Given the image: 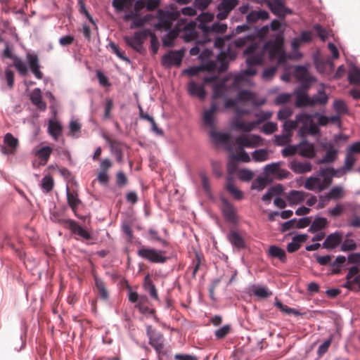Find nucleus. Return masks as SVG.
I'll return each mask as SVG.
<instances>
[{"mask_svg":"<svg viewBox=\"0 0 360 360\" xmlns=\"http://www.w3.org/2000/svg\"><path fill=\"white\" fill-rule=\"evenodd\" d=\"M307 239V235L300 234L292 238V241L288 244L287 250L288 252L297 251L301 246V244Z\"/></svg>","mask_w":360,"mask_h":360,"instance_id":"obj_35","label":"nucleus"},{"mask_svg":"<svg viewBox=\"0 0 360 360\" xmlns=\"http://www.w3.org/2000/svg\"><path fill=\"white\" fill-rule=\"evenodd\" d=\"M333 105L335 111L340 115L345 114L347 112V105L342 100H335Z\"/></svg>","mask_w":360,"mask_h":360,"instance_id":"obj_62","label":"nucleus"},{"mask_svg":"<svg viewBox=\"0 0 360 360\" xmlns=\"http://www.w3.org/2000/svg\"><path fill=\"white\" fill-rule=\"evenodd\" d=\"M70 134L74 138H77L81 129V124L78 120L72 119L69 124Z\"/></svg>","mask_w":360,"mask_h":360,"instance_id":"obj_57","label":"nucleus"},{"mask_svg":"<svg viewBox=\"0 0 360 360\" xmlns=\"http://www.w3.org/2000/svg\"><path fill=\"white\" fill-rule=\"evenodd\" d=\"M212 61H216V59L214 60H207V62H202V65L201 66L191 67L185 70L184 72L188 74L189 76H194L198 75L200 72H201L202 70L207 71H213L214 70H209L206 68V65Z\"/></svg>","mask_w":360,"mask_h":360,"instance_id":"obj_53","label":"nucleus"},{"mask_svg":"<svg viewBox=\"0 0 360 360\" xmlns=\"http://www.w3.org/2000/svg\"><path fill=\"white\" fill-rule=\"evenodd\" d=\"M138 255L153 263H165L167 257L165 252L154 248H142L138 250Z\"/></svg>","mask_w":360,"mask_h":360,"instance_id":"obj_9","label":"nucleus"},{"mask_svg":"<svg viewBox=\"0 0 360 360\" xmlns=\"http://www.w3.org/2000/svg\"><path fill=\"white\" fill-rule=\"evenodd\" d=\"M356 248V244L352 239H345L341 245V250L344 252L354 250Z\"/></svg>","mask_w":360,"mask_h":360,"instance_id":"obj_64","label":"nucleus"},{"mask_svg":"<svg viewBox=\"0 0 360 360\" xmlns=\"http://www.w3.org/2000/svg\"><path fill=\"white\" fill-rule=\"evenodd\" d=\"M187 89L190 95L198 97L202 100L204 99L206 96L204 84H200L195 82L191 81L188 83Z\"/></svg>","mask_w":360,"mask_h":360,"instance_id":"obj_28","label":"nucleus"},{"mask_svg":"<svg viewBox=\"0 0 360 360\" xmlns=\"http://www.w3.org/2000/svg\"><path fill=\"white\" fill-rule=\"evenodd\" d=\"M323 149L326 150L325 155L322 159L318 161L319 164H326L333 162L338 158L339 150L335 147L334 143L331 142H323L321 143Z\"/></svg>","mask_w":360,"mask_h":360,"instance_id":"obj_16","label":"nucleus"},{"mask_svg":"<svg viewBox=\"0 0 360 360\" xmlns=\"http://www.w3.org/2000/svg\"><path fill=\"white\" fill-rule=\"evenodd\" d=\"M159 4V0H137L135 3L134 8L136 10H141L146 8L150 11L155 8Z\"/></svg>","mask_w":360,"mask_h":360,"instance_id":"obj_39","label":"nucleus"},{"mask_svg":"<svg viewBox=\"0 0 360 360\" xmlns=\"http://www.w3.org/2000/svg\"><path fill=\"white\" fill-rule=\"evenodd\" d=\"M282 162H272L266 165L263 169V175L266 177L269 181L273 179L282 180L288 178L290 172L281 167Z\"/></svg>","mask_w":360,"mask_h":360,"instance_id":"obj_8","label":"nucleus"},{"mask_svg":"<svg viewBox=\"0 0 360 360\" xmlns=\"http://www.w3.org/2000/svg\"><path fill=\"white\" fill-rule=\"evenodd\" d=\"M218 110V105L212 102L210 108L205 110L202 115V121L205 125L211 129H214V113Z\"/></svg>","mask_w":360,"mask_h":360,"instance_id":"obj_24","label":"nucleus"},{"mask_svg":"<svg viewBox=\"0 0 360 360\" xmlns=\"http://www.w3.org/2000/svg\"><path fill=\"white\" fill-rule=\"evenodd\" d=\"M66 194L69 205L75 210L80 203L77 194L74 192H70L68 186L66 188Z\"/></svg>","mask_w":360,"mask_h":360,"instance_id":"obj_54","label":"nucleus"},{"mask_svg":"<svg viewBox=\"0 0 360 360\" xmlns=\"http://www.w3.org/2000/svg\"><path fill=\"white\" fill-rule=\"evenodd\" d=\"M95 288L98 296H99L103 300H108V292L106 287L101 279L95 277Z\"/></svg>","mask_w":360,"mask_h":360,"instance_id":"obj_45","label":"nucleus"},{"mask_svg":"<svg viewBox=\"0 0 360 360\" xmlns=\"http://www.w3.org/2000/svg\"><path fill=\"white\" fill-rule=\"evenodd\" d=\"M294 74L295 77L302 82L304 86H308V84L314 82V78L309 75L307 68L305 66H296Z\"/></svg>","mask_w":360,"mask_h":360,"instance_id":"obj_22","label":"nucleus"},{"mask_svg":"<svg viewBox=\"0 0 360 360\" xmlns=\"http://www.w3.org/2000/svg\"><path fill=\"white\" fill-rule=\"evenodd\" d=\"M225 187L226 190L236 200H241L243 197V193L235 186L233 177L228 176L226 181Z\"/></svg>","mask_w":360,"mask_h":360,"instance_id":"obj_30","label":"nucleus"},{"mask_svg":"<svg viewBox=\"0 0 360 360\" xmlns=\"http://www.w3.org/2000/svg\"><path fill=\"white\" fill-rule=\"evenodd\" d=\"M358 273V267L356 266H352L347 273V282L344 286L353 290L360 288V275Z\"/></svg>","mask_w":360,"mask_h":360,"instance_id":"obj_17","label":"nucleus"},{"mask_svg":"<svg viewBox=\"0 0 360 360\" xmlns=\"http://www.w3.org/2000/svg\"><path fill=\"white\" fill-rule=\"evenodd\" d=\"M226 93H227V86L225 84V82L214 84L213 94H212L213 99L224 97Z\"/></svg>","mask_w":360,"mask_h":360,"instance_id":"obj_46","label":"nucleus"},{"mask_svg":"<svg viewBox=\"0 0 360 360\" xmlns=\"http://www.w3.org/2000/svg\"><path fill=\"white\" fill-rule=\"evenodd\" d=\"M229 242L238 249H241L245 247V241L243 237L236 231H231L228 235Z\"/></svg>","mask_w":360,"mask_h":360,"instance_id":"obj_40","label":"nucleus"},{"mask_svg":"<svg viewBox=\"0 0 360 360\" xmlns=\"http://www.w3.org/2000/svg\"><path fill=\"white\" fill-rule=\"evenodd\" d=\"M308 194L302 191H290L287 195V200L290 206L302 203Z\"/></svg>","mask_w":360,"mask_h":360,"instance_id":"obj_26","label":"nucleus"},{"mask_svg":"<svg viewBox=\"0 0 360 360\" xmlns=\"http://www.w3.org/2000/svg\"><path fill=\"white\" fill-rule=\"evenodd\" d=\"M210 137L216 144H224L228 142L229 135V134L216 131L213 129L210 131Z\"/></svg>","mask_w":360,"mask_h":360,"instance_id":"obj_47","label":"nucleus"},{"mask_svg":"<svg viewBox=\"0 0 360 360\" xmlns=\"http://www.w3.org/2000/svg\"><path fill=\"white\" fill-rule=\"evenodd\" d=\"M292 97L291 94L284 93L278 95L274 101L276 105H283L288 103Z\"/></svg>","mask_w":360,"mask_h":360,"instance_id":"obj_63","label":"nucleus"},{"mask_svg":"<svg viewBox=\"0 0 360 360\" xmlns=\"http://www.w3.org/2000/svg\"><path fill=\"white\" fill-rule=\"evenodd\" d=\"M151 15H146L143 18L138 17L137 15L134 18L133 22L130 25V28L134 29L136 27H140L144 25V24L149 21L151 18Z\"/></svg>","mask_w":360,"mask_h":360,"instance_id":"obj_59","label":"nucleus"},{"mask_svg":"<svg viewBox=\"0 0 360 360\" xmlns=\"http://www.w3.org/2000/svg\"><path fill=\"white\" fill-rule=\"evenodd\" d=\"M237 148H233L231 145L227 146V150L231 153V158L227 164L229 176L233 174L237 168L236 161L249 162L250 157L244 150L245 148H255L263 145V139L260 136L255 134H241L235 139Z\"/></svg>","mask_w":360,"mask_h":360,"instance_id":"obj_4","label":"nucleus"},{"mask_svg":"<svg viewBox=\"0 0 360 360\" xmlns=\"http://www.w3.org/2000/svg\"><path fill=\"white\" fill-rule=\"evenodd\" d=\"M143 287L153 298L156 300H158V295L155 286L153 281L149 278L148 276L145 277Z\"/></svg>","mask_w":360,"mask_h":360,"instance_id":"obj_52","label":"nucleus"},{"mask_svg":"<svg viewBox=\"0 0 360 360\" xmlns=\"http://www.w3.org/2000/svg\"><path fill=\"white\" fill-rule=\"evenodd\" d=\"M4 146L1 147V152L6 155H13L17 150L18 140L11 134L7 133L4 136Z\"/></svg>","mask_w":360,"mask_h":360,"instance_id":"obj_18","label":"nucleus"},{"mask_svg":"<svg viewBox=\"0 0 360 360\" xmlns=\"http://www.w3.org/2000/svg\"><path fill=\"white\" fill-rule=\"evenodd\" d=\"M328 197L333 200L341 198L344 195V188L341 186H336L333 187L328 193H327Z\"/></svg>","mask_w":360,"mask_h":360,"instance_id":"obj_56","label":"nucleus"},{"mask_svg":"<svg viewBox=\"0 0 360 360\" xmlns=\"http://www.w3.org/2000/svg\"><path fill=\"white\" fill-rule=\"evenodd\" d=\"M129 300L133 303L137 302L136 307H137L142 314L153 313V311L148 307L142 306V302L144 300H148L146 296H139L137 292L131 291L129 294Z\"/></svg>","mask_w":360,"mask_h":360,"instance_id":"obj_23","label":"nucleus"},{"mask_svg":"<svg viewBox=\"0 0 360 360\" xmlns=\"http://www.w3.org/2000/svg\"><path fill=\"white\" fill-rule=\"evenodd\" d=\"M356 162V158L353 154H351L347 151L344 167L340 168L342 174H346L348 171L351 170L353 167L354 162Z\"/></svg>","mask_w":360,"mask_h":360,"instance_id":"obj_49","label":"nucleus"},{"mask_svg":"<svg viewBox=\"0 0 360 360\" xmlns=\"http://www.w3.org/2000/svg\"><path fill=\"white\" fill-rule=\"evenodd\" d=\"M180 17V12L177 11H169L159 10L157 13L158 23L155 27L160 30H165L167 34L162 38V44L165 46H171L174 40L179 32H182V38L186 42L196 41L202 39L199 36V30L195 22H190L186 24L185 19H180L173 27V23Z\"/></svg>","mask_w":360,"mask_h":360,"instance_id":"obj_2","label":"nucleus"},{"mask_svg":"<svg viewBox=\"0 0 360 360\" xmlns=\"http://www.w3.org/2000/svg\"><path fill=\"white\" fill-rule=\"evenodd\" d=\"M314 114L300 113L296 115L297 123L302 124L298 131L300 136H304L306 133L316 135L319 133L317 125L314 122Z\"/></svg>","mask_w":360,"mask_h":360,"instance_id":"obj_7","label":"nucleus"},{"mask_svg":"<svg viewBox=\"0 0 360 360\" xmlns=\"http://www.w3.org/2000/svg\"><path fill=\"white\" fill-rule=\"evenodd\" d=\"M195 46L190 49V54L191 56H197L199 54V58L202 62H207L210 60V58L212 55V51L208 49H203V45L210 41H204V37L202 39H197Z\"/></svg>","mask_w":360,"mask_h":360,"instance_id":"obj_13","label":"nucleus"},{"mask_svg":"<svg viewBox=\"0 0 360 360\" xmlns=\"http://www.w3.org/2000/svg\"><path fill=\"white\" fill-rule=\"evenodd\" d=\"M283 192V186L277 184L271 187L262 196V200L265 202H269L274 195H280Z\"/></svg>","mask_w":360,"mask_h":360,"instance_id":"obj_43","label":"nucleus"},{"mask_svg":"<svg viewBox=\"0 0 360 360\" xmlns=\"http://www.w3.org/2000/svg\"><path fill=\"white\" fill-rule=\"evenodd\" d=\"M52 148L49 146H44L39 149L34 150L33 153L40 160V165H44L46 164L51 153Z\"/></svg>","mask_w":360,"mask_h":360,"instance_id":"obj_34","label":"nucleus"},{"mask_svg":"<svg viewBox=\"0 0 360 360\" xmlns=\"http://www.w3.org/2000/svg\"><path fill=\"white\" fill-rule=\"evenodd\" d=\"M250 39V37L248 36L231 42L230 36L217 38L214 44L219 52L216 57V61L209 63L206 65V68L209 70H217L219 72L226 70L229 62L233 60L237 55L236 48L245 46Z\"/></svg>","mask_w":360,"mask_h":360,"instance_id":"obj_3","label":"nucleus"},{"mask_svg":"<svg viewBox=\"0 0 360 360\" xmlns=\"http://www.w3.org/2000/svg\"><path fill=\"white\" fill-rule=\"evenodd\" d=\"M251 292L261 299L267 298L272 295V292L265 285H253L251 286Z\"/></svg>","mask_w":360,"mask_h":360,"instance_id":"obj_36","label":"nucleus"},{"mask_svg":"<svg viewBox=\"0 0 360 360\" xmlns=\"http://www.w3.org/2000/svg\"><path fill=\"white\" fill-rule=\"evenodd\" d=\"M257 125V122H255V121L245 122L239 120H236L232 124L233 127L236 129L246 132L252 131Z\"/></svg>","mask_w":360,"mask_h":360,"instance_id":"obj_37","label":"nucleus"},{"mask_svg":"<svg viewBox=\"0 0 360 360\" xmlns=\"http://www.w3.org/2000/svg\"><path fill=\"white\" fill-rule=\"evenodd\" d=\"M238 4V0H221L217 6L218 13L216 15L219 20L227 18L229 13Z\"/></svg>","mask_w":360,"mask_h":360,"instance_id":"obj_14","label":"nucleus"},{"mask_svg":"<svg viewBox=\"0 0 360 360\" xmlns=\"http://www.w3.org/2000/svg\"><path fill=\"white\" fill-rule=\"evenodd\" d=\"M150 30H143L136 32L132 36H125L124 39L125 42L138 52L143 49L142 44L144 39L148 36Z\"/></svg>","mask_w":360,"mask_h":360,"instance_id":"obj_10","label":"nucleus"},{"mask_svg":"<svg viewBox=\"0 0 360 360\" xmlns=\"http://www.w3.org/2000/svg\"><path fill=\"white\" fill-rule=\"evenodd\" d=\"M221 212L226 219L230 222L236 221V210L226 200H222Z\"/></svg>","mask_w":360,"mask_h":360,"instance_id":"obj_27","label":"nucleus"},{"mask_svg":"<svg viewBox=\"0 0 360 360\" xmlns=\"http://www.w3.org/2000/svg\"><path fill=\"white\" fill-rule=\"evenodd\" d=\"M183 56L184 53L181 50L169 51L162 56V65L165 68L179 66L181 63Z\"/></svg>","mask_w":360,"mask_h":360,"instance_id":"obj_15","label":"nucleus"},{"mask_svg":"<svg viewBox=\"0 0 360 360\" xmlns=\"http://www.w3.org/2000/svg\"><path fill=\"white\" fill-rule=\"evenodd\" d=\"M214 15L210 13H202L196 18V23L198 29L204 37V41H211L209 37V28L210 27V23L214 20Z\"/></svg>","mask_w":360,"mask_h":360,"instance_id":"obj_11","label":"nucleus"},{"mask_svg":"<svg viewBox=\"0 0 360 360\" xmlns=\"http://www.w3.org/2000/svg\"><path fill=\"white\" fill-rule=\"evenodd\" d=\"M269 18V13L266 11H253L248 14L247 21L250 23H253L259 20H266Z\"/></svg>","mask_w":360,"mask_h":360,"instance_id":"obj_38","label":"nucleus"},{"mask_svg":"<svg viewBox=\"0 0 360 360\" xmlns=\"http://www.w3.org/2000/svg\"><path fill=\"white\" fill-rule=\"evenodd\" d=\"M70 226L74 234L78 235L79 236L85 240L91 239L90 233L87 230L84 229L83 227L77 224L76 222L71 221L70 224Z\"/></svg>","mask_w":360,"mask_h":360,"instance_id":"obj_42","label":"nucleus"},{"mask_svg":"<svg viewBox=\"0 0 360 360\" xmlns=\"http://www.w3.org/2000/svg\"><path fill=\"white\" fill-rule=\"evenodd\" d=\"M328 220L325 217H316L311 223L309 231L315 233L325 229L328 225Z\"/></svg>","mask_w":360,"mask_h":360,"instance_id":"obj_41","label":"nucleus"},{"mask_svg":"<svg viewBox=\"0 0 360 360\" xmlns=\"http://www.w3.org/2000/svg\"><path fill=\"white\" fill-rule=\"evenodd\" d=\"M3 56L13 60V65L20 76H25L28 72V69L30 68L37 79H42L43 74L40 70L39 58L35 53H27L26 54V60L27 63H25L20 58L13 55L11 49L7 44L4 50Z\"/></svg>","mask_w":360,"mask_h":360,"instance_id":"obj_5","label":"nucleus"},{"mask_svg":"<svg viewBox=\"0 0 360 360\" xmlns=\"http://www.w3.org/2000/svg\"><path fill=\"white\" fill-rule=\"evenodd\" d=\"M30 100L32 103L36 105L39 110H45L46 105L42 100L41 92L40 89H34L30 94Z\"/></svg>","mask_w":360,"mask_h":360,"instance_id":"obj_33","label":"nucleus"},{"mask_svg":"<svg viewBox=\"0 0 360 360\" xmlns=\"http://www.w3.org/2000/svg\"><path fill=\"white\" fill-rule=\"evenodd\" d=\"M269 182V180L264 175L263 176H259L252 182V188L262 191Z\"/></svg>","mask_w":360,"mask_h":360,"instance_id":"obj_55","label":"nucleus"},{"mask_svg":"<svg viewBox=\"0 0 360 360\" xmlns=\"http://www.w3.org/2000/svg\"><path fill=\"white\" fill-rule=\"evenodd\" d=\"M291 133L283 131L281 134L275 136V143L278 146H285L290 142Z\"/></svg>","mask_w":360,"mask_h":360,"instance_id":"obj_58","label":"nucleus"},{"mask_svg":"<svg viewBox=\"0 0 360 360\" xmlns=\"http://www.w3.org/2000/svg\"><path fill=\"white\" fill-rule=\"evenodd\" d=\"M237 98L238 102H248L256 106L263 105L266 102L265 98L257 99L255 94L248 90L240 91Z\"/></svg>","mask_w":360,"mask_h":360,"instance_id":"obj_19","label":"nucleus"},{"mask_svg":"<svg viewBox=\"0 0 360 360\" xmlns=\"http://www.w3.org/2000/svg\"><path fill=\"white\" fill-rule=\"evenodd\" d=\"M342 235L339 233H333L328 236L322 244L326 249H333L337 247L342 241Z\"/></svg>","mask_w":360,"mask_h":360,"instance_id":"obj_31","label":"nucleus"},{"mask_svg":"<svg viewBox=\"0 0 360 360\" xmlns=\"http://www.w3.org/2000/svg\"><path fill=\"white\" fill-rule=\"evenodd\" d=\"M290 169L296 174H304L311 171L312 165L309 162L292 161Z\"/></svg>","mask_w":360,"mask_h":360,"instance_id":"obj_32","label":"nucleus"},{"mask_svg":"<svg viewBox=\"0 0 360 360\" xmlns=\"http://www.w3.org/2000/svg\"><path fill=\"white\" fill-rule=\"evenodd\" d=\"M48 130L54 140H58L62 132V126L58 121L50 120L49 122Z\"/></svg>","mask_w":360,"mask_h":360,"instance_id":"obj_44","label":"nucleus"},{"mask_svg":"<svg viewBox=\"0 0 360 360\" xmlns=\"http://www.w3.org/2000/svg\"><path fill=\"white\" fill-rule=\"evenodd\" d=\"M306 89H298L294 91V95L295 96V105L297 108H303V107H311V99L307 94V88L308 86H304Z\"/></svg>","mask_w":360,"mask_h":360,"instance_id":"obj_20","label":"nucleus"},{"mask_svg":"<svg viewBox=\"0 0 360 360\" xmlns=\"http://www.w3.org/2000/svg\"><path fill=\"white\" fill-rule=\"evenodd\" d=\"M265 4L269 8L275 15L281 16L287 13H290L284 6L283 0H264Z\"/></svg>","mask_w":360,"mask_h":360,"instance_id":"obj_21","label":"nucleus"},{"mask_svg":"<svg viewBox=\"0 0 360 360\" xmlns=\"http://www.w3.org/2000/svg\"><path fill=\"white\" fill-rule=\"evenodd\" d=\"M348 79L350 84L360 86V68L352 66L349 68Z\"/></svg>","mask_w":360,"mask_h":360,"instance_id":"obj_48","label":"nucleus"},{"mask_svg":"<svg viewBox=\"0 0 360 360\" xmlns=\"http://www.w3.org/2000/svg\"><path fill=\"white\" fill-rule=\"evenodd\" d=\"M297 147L298 153L302 157L312 158L316 155V152L313 143L302 141Z\"/></svg>","mask_w":360,"mask_h":360,"instance_id":"obj_25","label":"nucleus"},{"mask_svg":"<svg viewBox=\"0 0 360 360\" xmlns=\"http://www.w3.org/2000/svg\"><path fill=\"white\" fill-rule=\"evenodd\" d=\"M311 107L324 106L328 103V96L323 89H319L316 94L310 97Z\"/></svg>","mask_w":360,"mask_h":360,"instance_id":"obj_29","label":"nucleus"},{"mask_svg":"<svg viewBox=\"0 0 360 360\" xmlns=\"http://www.w3.org/2000/svg\"><path fill=\"white\" fill-rule=\"evenodd\" d=\"M147 335L149 338L150 345L155 349L160 355L163 353L164 338L160 333H157L151 326L146 328Z\"/></svg>","mask_w":360,"mask_h":360,"instance_id":"obj_12","label":"nucleus"},{"mask_svg":"<svg viewBox=\"0 0 360 360\" xmlns=\"http://www.w3.org/2000/svg\"><path fill=\"white\" fill-rule=\"evenodd\" d=\"M301 44L298 37L293 38L291 41L292 53L288 55L284 51L283 39L280 36L266 41L262 49L258 43H252L244 51V55L247 56V69L235 75L233 84H238L245 80L247 76H252L257 73L255 66L263 63L265 52L268 53L271 60H276L279 65H285L288 58H301L302 54L299 51Z\"/></svg>","mask_w":360,"mask_h":360,"instance_id":"obj_1","label":"nucleus"},{"mask_svg":"<svg viewBox=\"0 0 360 360\" xmlns=\"http://www.w3.org/2000/svg\"><path fill=\"white\" fill-rule=\"evenodd\" d=\"M227 30V25L224 23L214 22L209 28V35L211 33H224Z\"/></svg>","mask_w":360,"mask_h":360,"instance_id":"obj_61","label":"nucleus"},{"mask_svg":"<svg viewBox=\"0 0 360 360\" xmlns=\"http://www.w3.org/2000/svg\"><path fill=\"white\" fill-rule=\"evenodd\" d=\"M252 157L254 161L262 162L269 159V151L266 149L255 150L252 152Z\"/></svg>","mask_w":360,"mask_h":360,"instance_id":"obj_51","label":"nucleus"},{"mask_svg":"<svg viewBox=\"0 0 360 360\" xmlns=\"http://www.w3.org/2000/svg\"><path fill=\"white\" fill-rule=\"evenodd\" d=\"M334 175H335V171L333 168L321 169L317 176H311L306 179L304 188L313 191H324L332 184Z\"/></svg>","mask_w":360,"mask_h":360,"instance_id":"obj_6","label":"nucleus"},{"mask_svg":"<svg viewBox=\"0 0 360 360\" xmlns=\"http://www.w3.org/2000/svg\"><path fill=\"white\" fill-rule=\"evenodd\" d=\"M53 184L54 183L53 178L50 176H45L41 179V187L44 192L49 193L52 190Z\"/></svg>","mask_w":360,"mask_h":360,"instance_id":"obj_60","label":"nucleus"},{"mask_svg":"<svg viewBox=\"0 0 360 360\" xmlns=\"http://www.w3.org/2000/svg\"><path fill=\"white\" fill-rule=\"evenodd\" d=\"M269 254L271 257L274 258H278L281 262H285V252L283 249L276 246L271 245L269 248Z\"/></svg>","mask_w":360,"mask_h":360,"instance_id":"obj_50","label":"nucleus"}]
</instances>
